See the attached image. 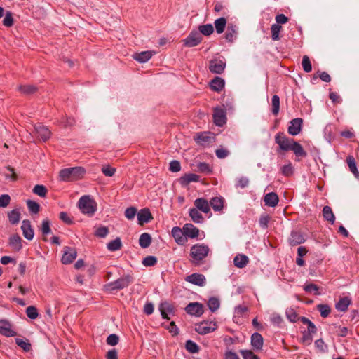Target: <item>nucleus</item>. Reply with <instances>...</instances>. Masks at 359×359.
<instances>
[{"label": "nucleus", "instance_id": "f8f14e48", "mask_svg": "<svg viewBox=\"0 0 359 359\" xmlns=\"http://www.w3.org/2000/svg\"><path fill=\"white\" fill-rule=\"evenodd\" d=\"M226 67V62L222 60L213 59L210 61L209 69L212 73L221 74Z\"/></svg>", "mask_w": 359, "mask_h": 359}, {"label": "nucleus", "instance_id": "58836bf2", "mask_svg": "<svg viewBox=\"0 0 359 359\" xmlns=\"http://www.w3.org/2000/svg\"><path fill=\"white\" fill-rule=\"evenodd\" d=\"M282 29V27L278 24H273L271 27V39L273 41L280 40V32Z\"/></svg>", "mask_w": 359, "mask_h": 359}, {"label": "nucleus", "instance_id": "13d9d810", "mask_svg": "<svg viewBox=\"0 0 359 359\" xmlns=\"http://www.w3.org/2000/svg\"><path fill=\"white\" fill-rule=\"evenodd\" d=\"M157 262V259L154 256H147L142 260V264L145 266H154Z\"/></svg>", "mask_w": 359, "mask_h": 359}, {"label": "nucleus", "instance_id": "6e6552de", "mask_svg": "<svg viewBox=\"0 0 359 359\" xmlns=\"http://www.w3.org/2000/svg\"><path fill=\"white\" fill-rule=\"evenodd\" d=\"M194 138L198 144L202 146H208L215 140V137L210 132L198 133Z\"/></svg>", "mask_w": 359, "mask_h": 359}, {"label": "nucleus", "instance_id": "4468645a", "mask_svg": "<svg viewBox=\"0 0 359 359\" xmlns=\"http://www.w3.org/2000/svg\"><path fill=\"white\" fill-rule=\"evenodd\" d=\"M303 120L301 118H296L290 122L288 133L292 136L297 135L302 130Z\"/></svg>", "mask_w": 359, "mask_h": 359}, {"label": "nucleus", "instance_id": "39448f33", "mask_svg": "<svg viewBox=\"0 0 359 359\" xmlns=\"http://www.w3.org/2000/svg\"><path fill=\"white\" fill-rule=\"evenodd\" d=\"M78 206L82 213L89 216H93L97 210V203L90 196H81L79 200Z\"/></svg>", "mask_w": 359, "mask_h": 359}, {"label": "nucleus", "instance_id": "20e7f679", "mask_svg": "<svg viewBox=\"0 0 359 359\" xmlns=\"http://www.w3.org/2000/svg\"><path fill=\"white\" fill-rule=\"evenodd\" d=\"M86 170L82 167L64 168L60 171L59 177L62 181L73 182L83 177Z\"/></svg>", "mask_w": 359, "mask_h": 359}, {"label": "nucleus", "instance_id": "f257e3e1", "mask_svg": "<svg viewBox=\"0 0 359 359\" xmlns=\"http://www.w3.org/2000/svg\"><path fill=\"white\" fill-rule=\"evenodd\" d=\"M275 142L282 151L291 150L297 156L304 157L306 156V152L302 146L294 139L287 137L283 133H278L276 135Z\"/></svg>", "mask_w": 359, "mask_h": 359}, {"label": "nucleus", "instance_id": "de8ad7c7", "mask_svg": "<svg viewBox=\"0 0 359 359\" xmlns=\"http://www.w3.org/2000/svg\"><path fill=\"white\" fill-rule=\"evenodd\" d=\"M219 301L216 297H211L208 302V308L212 312L217 311L219 309Z\"/></svg>", "mask_w": 359, "mask_h": 359}, {"label": "nucleus", "instance_id": "9d476101", "mask_svg": "<svg viewBox=\"0 0 359 359\" xmlns=\"http://www.w3.org/2000/svg\"><path fill=\"white\" fill-rule=\"evenodd\" d=\"M159 311L164 319H170V316H174L175 313V309L174 306L168 302H162L159 305Z\"/></svg>", "mask_w": 359, "mask_h": 359}, {"label": "nucleus", "instance_id": "052dcab7", "mask_svg": "<svg viewBox=\"0 0 359 359\" xmlns=\"http://www.w3.org/2000/svg\"><path fill=\"white\" fill-rule=\"evenodd\" d=\"M3 25L7 27H10L13 25V14L10 11H7L3 20Z\"/></svg>", "mask_w": 359, "mask_h": 359}, {"label": "nucleus", "instance_id": "423d86ee", "mask_svg": "<svg viewBox=\"0 0 359 359\" xmlns=\"http://www.w3.org/2000/svg\"><path fill=\"white\" fill-rule=\"evenodd\" d=\"M212 118L214 123L219 127L223 126L226 122V113L221 107H216L213 109Z\"/></svg>", "mask_w": 359, "mask_h": 359}, {"label": "nucleus", "instance_id": "412c9836", "mask_svg": "<svg viewBox=\"0 0 359 359\" xmlns=\"http://www.w3.org/2000/svg\"><path fill=\"white\" fill-rule=\"evenodd\" d=\"M264 201L266 205L273 208L278 203L279 198L276 193L270 192L264 196Z\"/></svg>", "mask_w": 359, "mask_h": 359}, {"label": "nucleus", "instance_id": "bb28decb", "mask_svg": "<svg viewBox=\"0 0 359 359\" xmlns=\"http://www.w3.org/2000/svg\"><path fill=\"white\" fill-rule=\"evenodd\" d=\"M9 245L11 246V248L15 250L19 251L21 250L22 245V239L20 236L18 234L13 235L11 236L9 240Z\"/></svg>", "mask_w": 359, "mask_h": 359}, {"label": "nucleus", "instance_id": "680f3d73", "mask_svg": "<svg viewBox=\"0 0 359 359\" xmlns=\"http://www.w3.org/2000/svg\"><path fill=\"white\" fill-rule=\"evenodd\" d=\"M240 353L243 359H259V357L250 350H241Z\"/></svg>", "mask_w": 359, "mask_h": 359}, {"label": "nucleus", "instance_id": "473e14b6", "mask_svg": "<svg viewBox=\"0 0 359 359\" xmlns=\"http://www.w3.org/2000/svg\"><path fill=\"white\" fill-rule=\"evenodd\" d=\"M346 162L350 171L356 177H359V172L357 168L355 158L352 156H348L346 158Z\"/></svg>", "mask_w": 359, "mask_h": 359}, {"label": "nucleus", "instance_id": "8fccbe9b", "mask_svg": "<svg viewBox=\"0 0 359 359\" xmlns=\"http://www.w3.org/2000/svg\"><path fill=\"white\" fill-rule=\"evenodd\" d=\"M27 205L30 212L36 214L40 210V205L32 200L27 201Z\"/></svg>", "mask_w": 359, "mask_h": 359}, {"label": "nucleus", "instance_id": "603ef678", "mask_svg": "<svg viewBox=\"0 0 359 359\" xmlns=\"http://www.w3.org/2000/svg\"><path fill=\"white\" fill-rule=\"evenodd\" d=\"M286 316L287 319L292 323L296 322L298 318V315L296 312V311L292 308H289L286 310Z\"/></svg>", "mask_w": 359, "mask_h": 359}, {"label": "nucleus", "instance_id": "2f4dec72", "mask_svg": "<svg viewBox=\"0 0 359 359\" xmlns=\"http://www.w3.org/2000/svg\"><path fill=\"white\" fill-rule=\"evenodd\" d=\"M153 55V53L151 51H142L139 53H136L134 55V59L140 62H147Z\"/></svg>", "mask_w": 359, "mask_h": 359}, {"label": "nucleus", "instance_id": "f03ea898", "mask_svg": "<svg viewBox=\"0 0 359 359\" xmlns=\"http://www.w3.org/2000/svg\"><path fill=\"white\" fill-rule=\"evenodd\" d=\"M209 252L210 248L207 245L200 243L194 245L190 249V262L196 266L201 265Z\"/></svg>", "mask_w": 359, "mask_h": 359}, {"label": "nucleus", "instance_id": "ea45409f", "mask_svg": "<svg viewBox=\"0 0 359 359\" xmlns=\"http://www.w3.org/2000/svg\"><path fill=\"white\" fill-rule=\"evenodd\" d=\"M8 217L12 224H17L20 219V212L18 210H13L8 213Z\"/></svg>", "mask_w": 359, "mask_h": 359}, {"label": "nucleus", "instance_id": "5fc2aeb1", "mask_svg": "<svg viewBox=\"0 0 359 359\" xmlns=\"http://www.w3.org/2000/svg\"><path fill=\"white\" fill-rule=\"evenodd\" d=\"M318 310L320 313V316L323 318H326L328 316V315L330 313V308L327 304H318L317 306Z\"/></svg>", "mask_w": 359, "mask_h": 359}, {"label": "nucleus", "instance_id": "1a4fd4ad", "mask_svg": "<svg viewBox=\"0 0 359 359\" xmlns=\"http://www.w3.org/2000/svg\"><path fill=\"white\" fill-rule=\"evenodd\" d=\"M77 256L76 250L71 247L65 246L63 250V255L61 262L64 264H71Z\"/></svg>", "mask_w": 359, "mask_h": 359}, {"label": "nucleus", "instance_id": "f704fd0d", "mask_svg": "<svg viewBox=\"0 0 359 359\" xmlns=\"http://www.w3.org/2000/svg\"><path fill=\"white\" fill-rule=\"evenodd\" d=\"M323 217L331 224H334L335 221V217L332 212V208L330 206H325L323 209Z\"/></svg>", "mask_w": 359, "mask_h": 359}, {"label": "nucleus", "instance_id": "dca6fc26", "mask_svg": "<svg viewBox=\"0 0 359 359\" xmlns=\"http://www.w3.org/2000/svg\"><path fill=\"white\" fill-rule=\"evenodd\" d=\"M0 333L6 337H15L17 332L12 330V325L6 320H0Z\"/></svg>", "mask_w": 359, "mask_h": 359}, {"label": "nucleus", "instance_id": "69168bd1", "mask_svg": "<svg viewBox=\"0 0 359 359\" xmlns=\"http://www.w3.org/2000/svg\"><path fill=\"white\" fill-rule=\"evenodd\" d=\"M119 341V337L118 335L115 334H111L107 338V344L110 346H116L118 344Z\"/></svg>", "mask_w": 359, "mask_h": 359}, {"label": "nucleus", "instance_id": "e2e57ef3", "mask_svg": "<svg viewBox=\"0 0 359 359\" xmlns=\"http://www.w3.org/2000/svg\"><path fill=\"white\" fill-rule=\"evenodd\" d=\"M109 233V229L106 226H100L97 229L95 235L99 238H105Z\"/></svg>", "mask_w": 359, "mask_h": 359}, {"label": "nucleus", "instance_id": "a878e982", "mask_svg": "<svg viewBox=\"0 0 359 359\" xmlns=\"http://www.w3.org/2000/svg\"><path fill=\"white\" fill-rule=\"evenodd\" d=\"M305 241L303 235L298 231H292L289 241L290 245H297L304 243Z\"/></svg>", "mask_w": 359, "mask_h": 359}, {"label": "nucleus", "instance_id": "c03bdc74", "mask_svg": "<svg viewBox=\"0 0 359 359\" xmlns=\"http://www.w3.org/2000/svg\"><path fill=\"white\" fill-rule=\"evenodd\" d=\"M18 89L22 93L25 95H32L37 90V88L32 85L20 86Z\"/></svg>", "mask_w": 359, "mask_h": 359}, {"label": "nucleus", "instance_id": "ddd939ff", "mask_svg": "<svg viewBox=\"0 0 359 359\" xmlns=\"http://www.w3.org/2000/svg\"><path fill=\"white\" fill-rule=\"evenodd\" d=\"M202 41V36L197 32H191L189 35L184 40V44L187 47H194L199 44Z\"/></svg>", "mask_w": 359, "mask_h": 359}, {"label": "nucleus", "instance_id": "a211bd4d", "mask_svg": "<svg viewBox=\"0 0 359 359\" xmlns=\"http://www.w3.org/2000/svg\"><path fill=\"white\" fill-rule=\"evenodd\" d=\"M171 233L177 244L183 245L186 242L187 239L184 229H181L180 227L175 226L172 228Z\"/></svg>", "mask_w": 359, "mask_h": 359}, {"label": "nucleus", "instance_id": "a18cd8bd", "mask_svg": "<svg viewBox=\"0 0 359 359\" xmlns=\"http://www.w3.org/2000/svg\"><path fill=\"white\" fill-rule=\"evenodd\" d=\"M16 344L25 351H29L31 349V344L28 339H23L21 338H15Z\"/></svg>", "mask_w": 359, "mask_h": 359}, {"label": "nucleus", "instance_id": "49530a36", "mask_svg": "<svg viewBox=\"0 0 359 359\" xmlns=\"http://www.w3.org/2000/svg\"><path fill=\"white\" fill-rule=\"evenodd\" d=\"M33 193L38 195L40 197H46L48 190L43 185L37 184L33 189Z\"/></svg>", "mask_w": 359, "mask_h": 359}, {"label": "nucleus", "instance_id": "7ed1b4c3", "mask_svg": "<svg viewBox=\"0 0 359 359\" xmlns=\"http://www.w3.org/2000/svg\"><path fill=\"white\" fill-rule=\"evenodd\" d=\"M134 280L133 277L130 274H126L118 279L105 284L103 290L107 293H112L114 290H121L128 287Z\"/></svg>", "mask_w": 359, "mask_h": 359}, {"label": "nucleus", "instance_id": "4c0bfd02", "mask_svg": "<svg viewBox=\"0 0 359 359\" xmlns=\"http://www.w3.org/2000/svg\"><path fill=\"white\" fill-rule=\"evenodd\" d=\"M226 25V20L224 18L222 17V18L217 19L215 21V27L216 29V32L218 34L222 33L224 31Z\"/></svg>", "mask_w": 359, "mask_h": 359}, {"label": "nucleus", "instance_id": "79ce46f5", "mask_svg": "<svg viewBox=\"0 0 359 359\" xmlns=\"http://www.w3.org/2000/svg\"><path fill=\"white\" fill-rule=\"evenodd\" d=\"M272 113L276 116L280 111V98L277 95H274L271 99Z\"/></svg>", "mask_w": 359, "mask_h": 359}, {"label": "nucleus", "instance_id": "4be33fe9", "mask_svg": "<svg viewBox=\"0 0 359 359\" xmlns=\"http://www.w3.org/2000/svg\"><path fill=\"white\" fill-rule=\"evenodd\" d=\"M35 131L39 137L43 141H46L50 137V131L49 129L44 126L39 124L35 126Z\"/></svg>", "mask_w": 359, "mask_h": 359}, {"label": "nucleus", "instance_id": "338daca9", "mask_svg": "<svg viewBox=\"0 0 359 359\" xmlns=\"http://www.w3.org/2000/svg\"><path fill=\"white\" fill-rule=\"evenodd\" d=\"M137 214V209L134 207L128 208L125 211V216L127 219H133Z\"/></svg>", "mask_w": 359, "mask_h": 359}, {"label": "nucleus", "instance_id": "b1692460", "mask_svg": "<svg viewBox=\"0 0 359 359\" xmlns=\"http://www.w3.org/2000/svg\"><path fill=\"white\" fill-rule=\"evenodd\" d=\"M251 345L252 347L257 351H259L263 347V337L258 333L255 332L251 336Z\"/></svg>", "mask_w": 359, "mask_h": 359}, {"label": "nucleus", "instance_id": "0eeeda50", "mask_svg": "<svg viewBox=\"0 0 359 359\" xmlns=\"http://www.w3.org/2000/svg\"><path fill=\"white\" fill-rule=\"evenodd\" d=\"M216 328V323L203 321L196 325L195 330L200 334H206L213 332Z\"/></svg>", "mask_w": 359, "mask_h": 359}, {"label": "nucleus", "instance_id": "774afa93", "mask_svg": "<svg viewBox=\"0 0 359 359\" xmlns=\"http://www.w3.org/2000/svg\"><path fill=\"white\" fill-rule=\"evenodd\" d=\"M281 172L285 176L289 177L293 174V167L290 163L287 165L283 166Z\"/></svg>", "mask_w": 359, "mask_h": 359}, {"label": "nucleus", "instance_id": "09e8293b", "mask_svg": "<svg viewBox=\"0 0 359 359\" xmlns=\"http://www.w3.org/2000/svg\"><path fill=\"white\" fill-rule=\"evenodd\" d=\"M302 337L301 338V342L306 346H309L312 343L313 335L309 333L306 330L302 332Z\"/></svg>", "mask_w": 359, "mask_h": 359}, {"label": "nucleus", "instance_id": "5701e85b", "mask_svg": "<svg viewBox=\"0 0 359 359\" xmlns=\"http://www.w3.org/2000/svg\"><path fill=\"white\" fill-rule=\"evenodd\" d=\"M183 229L184 231L185 237H189L191 238H194L198 237L199 233V230L198 228L195 227L192 224H186L183 226Z\"/></svg>", "mask_w": 359, "mask_h": 359}, {"label": "nucleus", "instance_id": "bf43d9fd", "mask_svg": "<svg viewBox=\"0 0 359 359\" xmlns=\"http://www.w3.org/2000/svg\"><path fill=\"white\" fill-rule=\"evenodd\" d=\"M50 224V221L48 219L43 220L41 231L43 235H48L51 232Z\"/></svg>", "mask_w": 359, "mask_h": 359}, {"label": "nucleus", "instance_id": "c756f323", "mask_svg": "<svg viewBox=\"0 0 359 359\" xmlns=\"http://www.w3.org/2000/svg\"><path fill=\"white\" fill-rule=\"evenodd\" d=\"M199 176L194 174V173H189L187 175H184L180 178V183L183 186L188 185L190 182H198L199 181Z\"/></svg>", "mask_w": 359, "mask_h": 359}, {"label": "nucleus", "instance_id": "c85d7f7f", "mask_svg": "<svg viewBox=\"0 0 359 359\" xmlns=\"http://www.w3.org/2000/svg\"><path fill=\"white\" fill-rule=\"evenodd\" d=\"M224 80L220 77H215L210 82L211 88L217 92L221 91L224 87Z\"/></svg>", "mask_w": 359, "mask_h": 359}, {"label": "nucleus", "instance_id": "c9c22d12", "mask_svg": "<svg viewBox=\"0 0 359 359\" xmlns=\"http://www.w3.org/2000/svg\"><path fill=\"white\" fill-rule=\"evenodd\" d=\"M122 247L121 238L117 237L116 239L111 241L107 245V249L111 252L118 250Z\"/></svg>", "mask_w": 359, "mask_h": 359}, {"label": "nucleus", "instance_id": "4d7b16f0", "mask_svg": "<svg viewBox=\"0 0 359 359\" xmlns=\"http://www.w3.org/2000/svg\"><path fill=\"white\" fill-rule=\"evenodd\" d=\"M302 65L303 69L309 73L312 70V65L309 57L307 55H304L302 58Z\"/></svg>", "mask_w": 359, "mask_h": 359}, {"label": "nucleus", "instance_id": "a19ab883", "mask_svg": "<svg viewBox=\"0 0 359 359\" xmlns=\"http://www.w3.org/2000/svg\"><path fill=\"white\" fill-rule=\"evenodd\" d=\"M236 37V29L233 25H229L227 27L226 32L225 34V38L228 41L232 42Z\"/></svg>", "mask_w": 359, "mask_h": 359}, {"label": "nucleus", "instance_id": "9b49d317", "mask_svg": "<svg viewBox=\"0 0 359 359\" xmlns=\"http://www.w3.org/2000/svg\"><path fill=\"white\" fill-rule=\"evenodd\" d=\"M185 311L187 313L195 316H201L204 312L203 304L198 302L189 303L186 306Z\"/></svg>", "mask_w": 359, "mask_h": 359}, {"label": "nucleus", "instance_id": "cd10ccee", "mask_svg": "<svg viewBox=\"0 0 359 359\" xmlns=\"http://www.w3.org/2000/svg\"><path fill=\"white\" fill-rule=\"evenodd\" d=\"M249 262V258L245 255H238L233 259L234 265L240 269L245 267Z\"/></svg>", "mask_w": 359, "mask_h": 359}, {"label": "nucleus", "instance_id": "3c124183", "mask_svg": "<svg viewBox=\"0 0 359 359\" xmlns=\"http://www.w3.org/2000/svg\"><path fill=\"white\" fill-rule=\"evenodd\" d=\"M186 349L191 353H196L199 351L198 346L191 340L186 341Z\"/></svg>", "mask_w": 359, "mask_h": 359}, {"label": "nucleus", "instance_id": "72a5a7b5", "mask_svg": "<svg viewBox=\"0 0 359 359\" xmlns=\"http://www.w3.org/2000/svg\"><path fill=\"white\" fill-rule=\"evenodd\" d=\"M151 243V237L148 233H143L140 235L139 238V245L142 248H148Z\"/></svg>", "mask_w": 359, "mask_h": 359}, {"label": "nucleus", "instance_id": "0e129e2a", "mask_svg": "<svg viewBox=\"0 0 359 359\" xmlns=\"http://www.w3.org/2000/svg\"><path fill=\"white\" fill-rule=\"evenodd\" d=\"M116 168L109 165H105L102 168V173L107 177H112L116 172Z\"/></svg>", "mask_w": 359, "mask_h": 359}, {"label": "nucleus", "instance_id": "aec40b11", "mask_svg": "<svg viewBox=\"0 0 359 359\" xmlns=\"http://www.w3.org/2000/svg\"><path fill=\"white\" fill-rule=\"evenodd\" d=\"M152 219L151 213L147 208L142 209L137 213V220L140 225H143L145 223H148Z\"/></svg>", "mask_w": 359, "mask_h": 359}, {"label": "nucleus", "instance_id": "6ab92c4d", "mask_svg": "<svg viewBox=\"0 0 359 359\" xmlns=\"http://www.w3.org/2000/svg\"><path fill=\"white\" fill-rule=\"evenodd\" d=\"M194 204L195 205V208L198 210L202 211L204 213H208L210 211V207L208 201L204 198H196Z\"/></svg>", "mask_w": 359, "mask_h": 359}, {"label": "nucleus", "instance_id": "7c9ffc66", "mask_svg": "<svg viewBox=\"0 0 359 359\" xmlns=\"http://www.w3.org/2000/svg\"><path fill=\"white\" fill-rule=\"evenodd\" d=\"M189 216L191 218V220L198 224H201L204 221V218L201 213L196 208H191L189 210Z\"/></svg>", "mask_w": 359, "mask_h": 359}, {"label": "nucleus", "instance_id": "6e6d98bb", "mask_svg": "<svg viewBox=\"0 0 359 359\" xmlns=\"http://www.w3.org/2000/svg\"><path fill=\"white\" fill-rule=\"evenodd\" d=\"M304 290L309 293H312L315 295H319L320 293L318 292L319 287L313 283L305 285L304 287Z\"/></svg>", "mask_w": 359, "mask_h": 359}, {"label": "nucleus", "instance_id": "e433bc0d", "mask_svg": "<svg viewBox=\"0 0 359 359\" xmlns=\"http://www.w3.org/2000/svg\"><path fill=\"white\" fill-rule=\"evenodd\" d=\"M351 304V299L348 297H344L339 299L336 304V309L340 311H346Z\"/></svg>", "mask_w": 359, "mask_h": 359}, {"label": "nucleus", "instance_id": "2eb2a0df", "mask_svg": "<svg viewBox=\"0 0 359 359\" xmlns=\"http://www.w3.org/2000/svg\"><path fill=\"white\" fill-rule=\"evenodd\" d=\"M185 280L191 284L202 287L205 285V277L204 275L201 273H194L189 276H187L185 278Z\"/></svg>", "mask_w": 359, "mask_h": 359}, {"label": "nucleus", "instance_id": "f3484780", "mask_svg": "<svg viewBox=\"0 0 359 359\" xmlns=\"http://www.w3.org/2000/svg\"><path fill=\"white\" fill-rule=\"evenodd\" d=\"M21 229L22 231L23 236L31 241L33 239L34 236V229L32 227L31 222L28 219H25L22 222Z\"/></svg>", "mask_w": 359, "mask_h": 359}, {"label": "nucleus", "instance_id": "864d4df0", "mask_svg": "<svg viewBox=\"0 0 359 359\" xmlns=\"http://www.w3.org/2000/svg\"><path fill=\"white\" fill-rule=\"evenodd\" d=\"M26 314L32 320L36 319L39 316L37 309L34 306H29L26 309Z\"/></svg>", "mask_w": 359, "mask_h": 359}, {"label": "nucleus", "instance_id": "37998d69", "mask_svg": "<svg viewBox=\"0 0 359 359\" xmlns=\"http://www.w3.org/2000/svg\"><path fill=\"white\" fill-rule=\"evenodd\" d=\"M199 33L205 36H209L214 32L213 26L211 24L200 25L198 27Z\"/></svg>", "mask_w": 359, "mask_h": 359}, {"label": "nucleus", "instance_id": "393cba45", "mask_svg": "<svg viewBox=\"0 0 359 359\" xmlns=\"http://www.w3.org/2000/svg\"><path fill=\"white\" fill-rule=\"evenodd\" d=\"M224 198L222 197H213L210 201V207L211 206L214 211H222L224 208Z\"/></svg>", "mask_w": 359, "mask_h": 359}]
</instances>
